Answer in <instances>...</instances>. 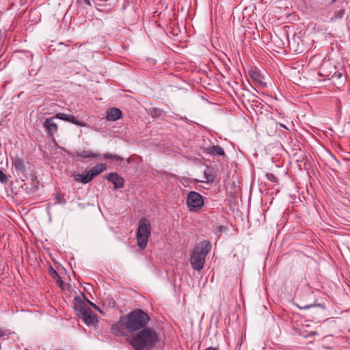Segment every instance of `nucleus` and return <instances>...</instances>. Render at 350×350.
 Returning a JSON list of instances; mask_svg holds the SVG:
<instances>
[{
  "mask_svg": "<svg viewBox=\"0 0 350 350\" xmlns=\"http://www.w3.org/2000/svg\"><path fill=\"white\" fill-rule=\"evenodd\" d=\"M159 340V334L156 330L148 327L126 338V340L135 350H152Z\"/></svg>",
  "mask_w": 350,
  "mask_h": 350,
  "instance_id": "nucleus-1",
  "label": "nucleus"
},
{
  "mask_svg": "<svg viewBox=\"0 0 350 350\" xmlns=\"http://www.w3.org/2000/svg\"><path fill=\"white\" fill-rule=\"evenodd\" d=\"M123 317L126 323L127 330L130 332L145 328L150 320L148 314L142 309H135L128 314L123 315Z\"/></svg>",
  "mask_w": 350,
  "mask_h": 350,
  "instance_id": "nucleus-2",
  "label": "nucleus"
},
{
  "mask_svg": "<svg viewBox=\"0 0 350 350\" xmlns=\"http://www.w3.org/2000/svg\"><path fill=\"white\" fill-rule=\"evenodd\" d=\"M211 247V242L207 240L202 241L195 246L190 256V263L194 270L200 271L203 269L206 256Z\"/></svg>",
  "mask_w": 350,
  "mask_h": 350,
  "instance_id": "nucleus-3",
  "label": "nucleus"
},
{
  "mask_svg": "<svg viewBox=\"0 0 350 350\" xmlns=\"http://www.w3.org/2000/svg\"><path fill=\"white\" fill-rule=\"evenodd\" d=\"M74 308L78 312L77 315L87 325L94 324L96 322V315L88 306L87 304L79 297H75L74 299Z\"/></svg>",
  "mask_w": 350,
  "mask_h": 350,
  "instance_id": "nucleus-4",
  "label": "nucleus"
},
{
  "mask_svg": "<svg viewBox=\"0 0 350 350\" xmlns=\"http://www.w3.org/2000/svg\"><path fill=\"white\" fill-rule=\"evenodd\" d=\"M150 235V224L149 221L146 218L141 219L137 232V245L141 249H144L147 246Z\"/></svg>",
  "mask_w": 350,
  "mask_h": 350,
  "instance_id": "nucleus-5",
  "label": "nucleus"
},
{
  "mask_svg": "<svg viewBox=\"0 0 350 350\" xmlns=\"http://www.w3.org/2000/svg\"><path fill=\"white\" fill-rule=\"evenodd\" d=\"M314 299L313 293L310 291L298 293L296 296L295 305L301 310H306L312 307H322L321 304H317Z\"/></svg>",
  "mask_w": 350,
  "mask_h": 350,
  "instance_id": "nucleus-6",
  "label": "nucleus"
},
{
  "mask_svg": "<svg viewBox=\"0 0 350 350\" xmlns=\"http://www.w3.org/2000/svg\"><path fill=\"white\" fill-rule=\"evenodd\" d=\"M187 206L191 212H198L204 206L203 196L196 191H190L186 199Z\"/></svg>",
  "mask_w": 350,
  "mask_h": 350,
  "instance_id": "nucleus-7",
  "label": "nucleus"
},
{
  "mask_svg": "<svg viewBox=\"0 0 350 350\" xmlns=\"http://www.w3.org/2000/svg\"><path fill=\"white\" fill-rule=\"evenodd\" d=\"M112 333L117 336H126V323L124 319L123 316H121L118 321L112 325L111 326Z\"/></svg>",
  "mask_w": 350,
  "mask_h": 350,
  "instance_id": "nucleus-8",
  "label": "nucleus"
},
{
  "mask_svg": "<svg viewBox=\"0 0 350 350\" xmlns=\"http://www.w3.org/2000/svg\"><path fill=\"white\" fill-rule=\"evenodd\" d=\"M334 72L332 74L325 72H319V75L325 76L327 79H332L334 85H340L345 81V77L342 72L336 70V68H334Z\"/></svg>",
  "mask_w": 350,
  "mask_h": 350,
  "instance_id": "nucleus-9",
  "label": "nucleus"
},
{
  "mask_svg": "<svg viewBox=\"0 0 350 350\" xmlns=\"http://www.w3.org/2000/svg\"><path fill=\"white\" fill-rule=\"evenodd\" d=\"M349 8V3L347 1H342L339 5L337 6L333 16L330 18L331 22H335L338 19L344 17L347 9Z\"/></svg>",
  "mask_w": 350,
  "mask_h": 350,
  "instance_id": "nucleus-10",
  "label": "nucleus"
},
{
  "mask_svg": "<svg viewBox=\"0 0 350 350\" xmlns=\"http://www.w3.org/2000/svg\"><path fill=\"white\" fill-rule=\"evenodd\" d=\"M308 66L310 68V69L317 70L318 67L321 68L322 70L321 72H324V70L325 68V66L323 65V59L319 55H316L312 56L308 62Z\"/></svg>",
  "mask_w": 350,
  "mask_h": 350,
  "instance_id": "nucleus-11",
  "label": "nucleus"
},
{
  "mask_svg": "<svg viewBox=\"0 0 350 350\" xmlns=\"http://www.w3.org/2000/svg\"><path fill=\"white\" fill-rule=\"evenodd\" d=\"M106 178L113 184L115 189H121L124 187V180L117 173H110L106 176Z\"/></svg>",
  "mask_w": 350,
  "mask_h": 350,
  "instance_id": "nucleus-12",
  "label": "nucleus"
},
{
  "mask_svg": "<svg viewBox=\"0 0 350 350\" xmlns=\"http://www.w3.org/2000/svg\"><path fill=\"white\" fill-rule=\"evenodd\" d=\"M44 126L49 136H53L58 129L57 124L54 122V118H46Z\"/></svg>",
  "mask_w": 350,
  "mask_h": 350,
  "instance_id": "nucleus-13",
  "label": "nucleus"
},
{
  "mask_svg": "<svg viewBox=\"0 0 350 350\" xmlns=\"http://www.w3.org/2000/svg\"><path fill=\"white\" fill-rule=\"evenodd\" d=\"M75 157H79L81 159H99L100 158V155L99 153H94L90 150H81L77 151L74 154Z\"/></svg>",
  "mask_w": 350,
  "mask_h": 350,
  "instance_id": "nucleus-14",
  "label": "nucleus"
},
{
  "mask_svg": "<svg viewBox=\"0 0 350 350\" xmlns=\"http://www.w3.org/2000/svg\"><path fill=\"white\" fill-rule=\"evenodd\" d=\"M122 113L120 109L116 107L110 109L106 116V119L108 121H116L122 118Z\"/></svg>",
  "mask_w": 350,
  "mask_h": 350,
  "instance_id": "nucleus-15",
  "label": "nucleus"
},
{
  "mask_svg": "<svg viewBox=\"0 0 350 350\" xmlns=\"http://www.w3.org/2000/svg\"><path fill=\"white\" fill-rule=\"evenodd\" d=\"M206 154L211 155H218L225 157L224 149L219 146H212L205 148L204 151Z\"/></svg>",
  "mask_w": 350,
  "mask_h": 350,
  "instance_id": "nucleus-16",
  "label": "nucleus"
},
{
  "mask_svg": "<svg viewBox=\"0 0 350 350\" xmlns=\"http://www.w3.org/2000/svg\"><path fill=\"white\" fill-rule=\"evenodd\" d=\"M105 169L106 165L100 163L92 167L89 171H88V172L93 179L95 176L103 172Z\"/></svg>",
  "mask_w": 350,
  "mask_h": 350,
  "instance_id": "nucleus-17",
  "label": "nucleus"
},
{
  "mask_svg": "<svg viewBox=\"0 0 350 350\" xmlns=\"http://www.w3.org/2000/svg\"><path fill=\"white\" fill-rule=\"evenodd\" d=\"M248 74L253 81L256 84H262V77L260 73L256 70H250Z\"/></svg>",
  "mask_w": 350,
  "mask_h": 350,
  "instance_id": "nucleus-18",
  "label": "nucleus"
},
{
  "mask_svg": "<svg viewBox=\"0 0 350 350\" xmlns=\"http://www.w3.org/2000/svg\"><path fill=\"white\" fill-rule=\"evenodd\" d=\"M74 179L77 182H80L82 183H88L90 182L92 178L91 176L87 172L85 174H77L74 176Z\"/></svg>",
  "mask_w": 350,
  "mask_h": 350,
  "instance_id": "nucleus-19",
  "label": "nucleus"
},
{
  "mask_svg": "<svg viewBox=\"0 0 350 350\" xmlns=\"http://www.w3.org/2000/svg\"><path fill=\"white\" fill-rule=\"evenodd\" d=\"M49 273L51 278L55 280L59 286L63 288L64 282L58 273L52 267H50L49 268Z\"/></svg>",
  "mask_w": 350,
  "mask_h": 350,
  "instance_id": "nucleus-20",
  "label": "nucleus"
},
{
  "mask_svg": "<svg viewBox=\"0 0 350 350\" xmlns=\"http://www.w3.org/2000/svg\"><path fill=\"white\" fill-rule=\"evenodd\" d=\"M12 162L16 170L20 172H24L25 170L24 162L21 158L16 157Z\"/></svg>",
  "mask_w": 350,
  "mask_h": 350,
  "instance_id": "nucleus-21",
  "label": "nucleus"
},
{
  "mask_svg": "<svg viewBox=\"0 0 350 350\" xmlns=\"http://www.w3.org/2000/svg\"><path fill=\"white\" fill-rule=\"evenodd\" d=\"M67 122H71L75 125L80 126H85L86 124L83 122L78 120L73 115L69 114L68 118L66 120Z\"/></svg>",
  "mask_w": 350,
  "mask_h": 350,
  "instance_id": "nucleus-22",
  "label": "nucleus"
},
{
  "mask_svg": "<svg viewBox=\"0 0 350 350\" xmlns=\"http://www.w3.org/2000/svg\"><path fill=\"white\" fill-rule=\"evenodd\" d=\"M163 112V111L162 109H161L159 108H157V107H153V108L150 109L149 113L150 114V116L152 117L159 118L162 116Z\"/></svg>",
  "mask_w": 350,
  "mask_h": 350,
  "instance_id": "nucleus-23",
  "label": "nucleus"
},
{
  "mask_svg": "<svg viewBox=\"0 0 350 350\" xmlns=\"http://www.w3.org/2000/svg\"><path fill=\"white\" fill-rule=\"evenodd\" d=\"M103 158L111 159V160H116V161H123V158L122 157H120L119 155H116V154H111L109 153L104 154Z\"/></svg>",
  "mask_w": 350,
  "mask_h": 350,
  "instance_id": "nucleus-24",
  "label": "nucleus"
},
{
  "mask_svg": "<svg viewBox=\"0 0 350 350\" xmlns=\"http://www.w3.org/2000/svg\"><path fill=\"white\" fill-rule=\"evenodd\" d=\"M204 176L206 178V180L204 182L213 183L215 180V176L212 174L208 173L206 171H204Z\"/></svg>",
  "mask_w": 350,
  "mask_h": 350,
  "instance_id": "nucleus-25",
  "label": "nucleus"
},
{
  "mask_svg": "<svg viewBox=\"0 0 350 350\" xmlns=\"http://www.w3.org/2000/svg\"><path fill=\"white\" fill-rule=\"evenodd\" d=\"M8 180V179L6 174L2 170H0V182L3 184H5Z\"/></svg>",
  "mask_w": 350,
  "mask_h": 350,
  "instance_id": "nucleus-26",
  "label": "nucleus"
},
{
  "mask_svg": "<svg viewBox=\"0 0 350 350\" xmlns=\"http://www.w3.org/2000/svg\"><path fill=\"white\" fill-rule=\"evenodd\" d=\"M68 116H69V114H66V113H57L55 115V118H58V119H60V120H64V121H66L67 119L68 118Z\"/></svg>",
  "mask_w": 350,
  "mask_h": 350,
  "instance_id": "nucleus-27",
  "label": "nucleus"
},
{
  "mask_svg": "<svg viewBox=\"0 0 350 350\" xmlns=\"http://www.w3.org/2000/svg\"><path fill=\"white\" fill-rule=\"evenodd\" d=\"M8 335V332L0 328V337H3Z\"/></svg>",
  "mask_w": 350,
  "mask_h": 350,
  "instance_id": "nucleus-28",
  "label": "nucleus"
},
{
  "mask_svg": "<svg viewBox=\"0 0 350 350\" xmlns=\"http://www.w3.org/2000/svg\"><path fill=\"white\" fill-rule=\"evenodd\" d=\"M89 303H90V304L91 306H93L96 310H99L100 312H101V311H100V308H99V307H98L96 304H94V303H92V302H91V301H89Z\"/></svg>",
  "mask_w": 350,
  "mask_h": 350,
  "instance_id": "nucleus-29",
  "label": "nucleus"
},
{
  "mask_svg": "<svg viewBox=\"0 0 350 350\" xmlns=\"http://www.w3.org/2000/svg\"><path fill=\"white\" fill-rule=\"evenodd\" d=\"M81 3L84 2L88 5H91V3L90 0H79Z\"/></svg>",
  "mask_w": 350,
  "mask_h": 350,
  "instance_id": "nucleus-30",
  "label": "nucleus"
},
{
  "mask_svg": "<svg viewBox=\"0 0 350 350\" xmlns=\"http://www.w3.org/2000/svg\"><path fill=\"white\" fill-rule=\"evenodd\" d=\"M56 200H57L58 202H60V197H59V195H57V196H56Z\"/></svg>",
  "mask_w": 350,
  "mask_h": 350,
  "instance_id": "nucleus-31",
  "label": "nucleus"
},
{
  "mask_svg": "<svg viewBox=\"0 0 350 350\" xmlns=\"http://www.w3.org/2000/svg\"><path fill=\"white\" fill-rule=\"evenodd\" d=\"M280 126L282 128L286 129V126L282 124H280Z\"/></svg>",
  "mask_w": 350,
  "mask_h": 350,
  "instance_id": "nucleus-32",
  "label": "nucleus"
},
{
  "mask_svg": "<svg viewBox=\"0 0 350 350\" xmlns=\"http://www.w3.org/2000/svg\"><path fill=\"white\" fill-rule=\"evenodd\" d=\"M217 228H218V229H222V228H223V227H222V226H219Z\"/></svg>",
  "mask_w": 350,
  "mask_h": 350,
  "instance_id": "nucleus-33",
  "label": "nucleus"
},
{
  "mask_svg": "<svg viewBox=\"0 0 350 350\" xmlns=\"http://www.w3.org/2000/svg\"><path fill=\"white\" fill-rule=\"evenodd\" d=\"M314 334H316V333L312 332V334H310V335H314Z\"/></svg>",
  "mask_w": 350,
  "mask_h": 350,
  "instance_id": "nucleus-34",
  "label": "nucleus"
},
{
  "mask_svg": "<svg viewBox=\"0 0 350 350\" xmlns=\"http://www.w3.org/2000/svg\"><path fill=\"white\" fill-rule=\"evenodd\" d=\"M336 0H332V2H335Z\"/></svg>",
  "mask_w": 350,
  "mask_h": 350,
  "instance_id": "nucleus-35",
  "label": "nucleus"
}]
</instances>
